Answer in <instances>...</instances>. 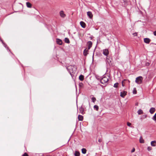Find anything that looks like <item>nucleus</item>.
Listing matches in <instances>:
<instances>
[{
	"label": "nucleus",
	"mask_w": 156,
	"mask_h": 156,
	"mask_svg": "<svg viewBox=\"0 0 156 156\" xmlns=\"http://www.w3.org/2000/svg\"><path fill=\"white\" fill-rule=\"evenodd\" d=\"M70 75H71V76H72V75L71 74V73L70 72Z\"/></svg>",
	"instance_id": "41"
},
{
	"label": "nucleus",
	"mask_w": 156,
	"mask_h": 156,
	"mask_svg": "<svg viewBox=\"0 0 156 156\" xmlns=\"http://www.w3.org/2000/svg\"><path fill=\"white\" fill-rule=\"evenodd\" d=\"M150 65V64L148 62H147L146 63V66H149V65Z\"/></svg>",
	"instance_id": "37"
},
{
	"label": "nucleus",
	"mask_w": 156,
	"mask_h": 156,
	"mask_svg": "<svg viewBox=\"0 0 156 156\" xmlns=\"http://www.w3.org/2000/svg\"><path fill=\"white\" fill-rule=\"evenodd\" d=\"M143 78L141 76H140L137 77L136 78L135 82L138 84H140L142 82Z\"/></svg>",
	"instance_id": "2"
},
{
	"label": "nucleus",
	"mask_w": 156,
	"mask_h": 156,
	"mask_svg": "<svg viewBox=\"0 0 156 156\" xmlns=\"http://www.w3.org/2000/svg\"><path fill=\"white\" fill-rule=\"evenodd\" d=\"M137 113L139 115H141L143 113V111L141 109H140L138 111Z\"/></svg>",
	"instance_id": "23"
},
{
	"label": "nucleus",
	"mask_w": 156,
	"mask_h": 156,
	"mask_svg": "<svg viewBox=\"0 0 156 156\" xmlns=\"http://www.w3.org/2000/svg\"><path fill=\"white\" fill-rule=\"evenodd\" d=\"M94 110H95L97 111H98L99 110V107L98 105H95L94 106Z\"/></svg>",
	"instance_id": "20"
},
{
	"label": "nucleus",
	"mask_w": 156,
	"mask_h": 156,
	"mask_svg": "<svg viewBox=\"0 0 156 156\" xmlns=\"http://www.w3.org/2000/svg\"><path fill=\"white\" fill-rule=\"evenodd\" d=\"M109 77L106 76H103V77L101 79V83L103 84H105L107 83L109 80Z\"/></svg>",
	"instance_id": "1"
},
{
	"label": "nucleus",
	"mask_w": 156,
	"mask_h": 156,
	"mask_svg": "<svg viewBox=\"0 0 156 156\" xmlns=\"http://www.w3.org/2000/svg\"><path fill=\"white\" fill-rule=\"evenodd\" d=\"M131 125V123L129 122H127V125L128 126H130Z\"/></svg>",
	"instance_id": "34"
},
{
	"label": "nucleus",
	"mask_w": 156,
	"mask_h": 156,
	"mask_svg": "<svg viewBox=\"0 0 156 156\" xmlns=\"http://www.w3.org/2000/svg\"><path fill=\"white\" fill-rule=\"evenodd\" d=\"M78 120L80 121H82L83 119V117L81 115H79L78 116Z\"/></svg>",
	"instance_id": "18"
},
{
	"label": "nucleus",
	"mask_w": 156,
	"mask_h": 156,
	"mask_svg": "<svg viewBox=\"0 0 156 156\" xmlns=\"http://www.w3.org/2000/svg\"><path fill=\"white\" fill-rule=\"evenodd\" d=\"M22 156H28V155L26 153H25Z\"/></svg>",
	"instance_id": "32"
},
{
	"label": "nucleus",
	"mask_w": 156,
	"mask_h": 156,
	"mask_svg": "<svg viewBox=\"0 0 156 156\" xmlns=\"http://www.w3.org/2000/svg\"><path fill=\"white\" fill-rule=\"evenodd\" d=\"M84 76L83 75H81L79 76V79L81 81H83L84 80Z\"/></svg>",
	"instance_id": "15"
},
{
	"label": "nucleus",
	"mask_w": 156,
	"mask_h": 156,
	"mask_svg": "<svg viewBox=\"0 0 156 156\" xmlns=\"http://www.w3.org/2000/svg\"><path fill=\"white\" fill-rule=\"evenodd\" d=\"M127 80L126 79H124L122 82V86H123V87H124V86L125 85H124V81H127Z\"/></svg>",
	"instance_id": "27"
},
{
	"label": "nucleus",
	"mask_w": 156,
	"mask_h": 156,
	"mask_svg": "<svg viewBox=\"0 0 156 156\" xmlns=\"http://www.w3.org/2000/svg\"><path fill=\"white\" fill-rule=\"evenodd\" d=\"M109 54L108 50L107 49H105L103 50V54L107 56Z\"/></svg>",
	"instance_id": "4"
},
{
	"label": "nucleus",
	"mask_w": 156,
	"mask_h": 156,
	"mask_svg": "<svg viewBox=\"0 0 156 156\" xmlns=\"http://www.w3.org/2000/svg\"><path fill=\"white\" fill-rule=\"evenodd\" d=\"M90 38L91 40H92V37H90Z\"/></svg>",
	"instance_id": "40"
},
{
	"label": "nucleus",
	"mask_w": 156,
	"mask_h": 156,
	"mask_svg": "<svg viewBox=\"0 0 156 156\" xmlns=\"http://www.w3.org/2000/svg\"><path fill=\"white\" fill-rule=\"evenodd\" d=\"M155 111V108H151L149 110L151 114H153Z\"/></svg>",
	"instance_id": "12"
},
{
	"label": "nucleus",
	"mask_w": 156,
	"mask_h": 156,
	"mask_svg": "<svg viewBox=\"0 0 156 156\" xmlns=\"http://www.w3.org/2000/svg\"><path fill=\"white\" fill-rule=\"evenodd\" d=\"M87 45L88 46V49L89 50L92 46V42L91 41H88L87 42Z\"/></svg>",
	"instance_id": "3"
},
{
	"label": "nucleus",
	"mask_w": 156,
	"mask_h": 156,
	"mask_svg": "<svg viewBox=\"0 0 156 156\" xmlns=\"http://www.w3.org/2000/svg\"><path fill=\"white\" fill-rule=\"evenodd\" d=\"M152 149V147H148L147 148V149L149 151H151Z\"/></svg>",
	"instance_id": "30"
},
{
	"label": "nucleus",
	"mask_w": 156,
	"mask_h": 156,
	"mask_svg": "<svg viewBox=\"0 0 156 156\" xmlns=\"http://www.w3.org/2000/svg\"><path fill=\"white\" fill-rule=\"evenodd\" d=\"M140 142L141 143H144V140L143 139L142 136H140Z\"/></svg>",
	"instance_id": "21"
},
{
	"label": "nucleus",
	"mask_w": 156,
	"mask_h": 156,
	"mask_svg": "<svg viewBox=\"0 0 156 156\" xmlns=\"http://www.w3.org/2000/svg\"><path fill=\"white\" fill-rule=\"evenodd\" d=\"M133 35L134 36H136L137 35V33H134L133 34Z\"/></svg>",
	"instance_id": "31"
},
{
	"label": "nucleus",
	"mask_w": 156,
	"mask_h": 156,
	"mask_svg": "<svg viewBox=\"0 0 156 156\" xmlns=\"http://www.w3.org/2000/svg\"><path fill=\"white\" fill-rule=\"evenodd\" d=\"M143 119H144L145 118H146L147 117V115H143Z\"/></svg>",
	"instance_id": "36"
},
{
	"label": "nucleus",
	"mask_w": 156,
	"mask_h": 156,
	"mask_svg": "<svg viewBox=\"0 0 156 156\" xmlns=\"http://www.w3.org/2000/svg\"><path fill=\"white\" fill-rule=\"evenodd\" d=\"M102 139H101V138H100V139H98V142L99 143H100L101 142H102Z\"/></svg>",
	"instance_id": "33"
},
{
	"label": "nucleus",
	"mask_w": 156,
	"mask_h": 156,
	"mask_svg": "<svg viewBox=\"0 0 156 156\" xmlns=\"http://www.w3.org/2000/svg\"><path fill=\"white\" fill-rule=\"evenodd\" d=\"M64 41L67 44H69L70 43L69 40L67 38H65L64 39Z\"/></svg>",
	"instance_id": "19"
},
{
	"label": "nucleus",
	"mask_w": 156,
	"mask_h": 156,
	"mask_svg": "<svg viewBox=\"0 0 156 156\" xmlns=\"http://www.w3.org/2000/svg\"><path fill=\"white\" fill-rule=\"evenodd\" d=\"M151 145L152 146H155L156 145V141L154 140L151 142Z\"/></svg>",
	"instance_id": "14"
},
{
	"label": "nucleus",
	"mask_w": 156,
	"mask_h": 156,
	"mask_svg": "<svg viewBox=\"0 0 156 156\" xmlns=\"http://www.w3.org/2000/svg\"><path fill=\"white\" fill-rule=\"evenodd\" d=\"M133 93L134 94H136L137 93V90L136 88L135 87L133 88Z\"/></svg>",
	"instance_id": "25"
},
{
	"label": "nucleus",
	"mask_w": 156,
	"mask_h": 156,
	"mask_svg": "<svg viewBox=\"0 0 156 156\" xmlns=\"http://www.w3.org/2000/svg\"><path fill=\"white\" fill-rule=\"evenodd\" d=\"M87 150L86 149L83 148L82 149V152L83 154H85L86 153Z\"/></svg>",
	"instance_id": "22"
},
{
	"label": "nucleus",
	"mask_w": 156,
	"mask_h": 156,
	"mask_svg": "<svg viewBox=\"0 0 156 156\" xmlns=\"http://www.w3.org/2000/svg\"><path fill=\"white\" fill-rule=\"evenodd\" d=\"M87 16L90 19H92L93 16V15L91 12L88 11L87 12Z\"/></svg>",
	"instance_id": "7"
},
{
	"label": "nucleus",
	"mask_w": 156,
	"mask_h": 156,
	"mask_svg": "<svg viewBox=\"0 0 156 156\" xmlns=\"http://www.w3.org/2000/svg\"><path fill=\"white\" fill-rule=\"evenodd\" d=\"M124 4L123 5L124 7H126L127 5L128 0H123Z\"/></svg>",
	"instance_id": "17"
},
{
	"label": "nucleus",
	"mask_w": 156,
	"mask_h": 156,
	"mask_svg": "<svg viewBox=\"0 0 156 156\" xmlns=\"http://www.w3.org/2000/svg\"><path fill=\"white\" fill-rule=\"evenodd\" d=\"M119 85L118 83H116L114 84V87L115 88H117Z\"/></svg>",
	"instance_id": "28"
},
{
	"label": "nucleus",
	"mask_w": 156,
	"mask_h": 156,
	"mask_svg": "<svg viewBox=\"0 0 156 156\" xmlns=\"http://www.w3.org/2000/svg\"><path fill=\"white\" fill-rule=\"evenodd\" d=\"M135 151V149L134 148H133L131 151V153Z\"/></svg>",
	"instance_id": "35"
},
{
	"label": "nucleus",
	"mask_w": 156,
	"mask_h": 156,
	"mask_svg": "<svg viewBox=\"0 0 156 156\" xmlns=\"http://www.w3.org/2000/svg\"><path fill=\"white\" fill-rule=\"evenodd\" d=\"M0 40L2 42V43H3V41L1 39V38L0 37Z\"/></svg>",
	"instance_id": "39"
},
{
	"label": "nucleus",
	"mask_w": 156,
	"mask_h": 156,
	"mask_svg": "<svg viewBox=\"0 0 156 156\" xmlns=\"http://www.w3.org/2000/svg\"><path fill=\"white\" fill-rule=\"evenodd\" d=\"M26 5L27 7L28 8H31L32 7V4L29 2H26Z\"/></svg>",
	"instance_id": "16"
},
{
	"label": "nucleus",
	"mask_w": 156,
	"mask_h": 156,
	"mask_svg": "<svg viewBox=\"0 0 156 156\" xmlns=\"http://www.w3.org/2000/svg\"><path fill=\"white\" fill-rule=\"evenodd\" d=\"M153 34L154 36H156V30L154 32Z\"/></svg>",
	"instance_id": "38"
},
{
	"label": "nucleus",
	"mask_w": 156,
	"mask_h": 156,
	"mask_svg": "<svg viewBox=\"0 0 156 156\" xmlns=\"http://www.w3.org/2000/svg\"><path fill=\"white\" fill-rule=\"evenodd\" d=\"M92 101L93 102H94L96 101V98L95 97H93L92 98Z\"/></svg>",
	"instance_id": "29"
},
{
	"label": "nucleus",
	"mask_w": 156,
	"mask_h": 156,
	"mask_svg": "<svg viewBox=\"0 0 156 156\" xmlns=\"http://www.w3.org/2000/svg\"><path fill=\"white\" fill-rule=\"evenodd\" d=\"M80 24L82 27L83 28H85L86 27V24L84 22L81 21L80 22Z\"/></svg>",
	"instance_id": "11"
},
{
	"label": "nucleus",
	"mask_w": 156,
	"mask_h": 156,
	"mask_svg": "<svg viewBox=\"0 0 156 156\" xmlns=\"http://www.w3.org/2000/svg\"><path fill=\"white\" fill-rule=\"evenodd\" d=\"M60 16L62 18H64L66 16V14L64 13V12L63 11H60Z\"/></svg>",
	"instance_id": "9"
},
{
	"label": "nucleus",
	"mask_w": 156,
	"mask_h": 156,
	"mask_svg": "<svg viewBox=\"0 0 156 156\" xmlns=\"http://www.w3.org/2000/svg\"><path fill=\"white\" fill-rule=\"evenodd\" d=\"M152 119L156 122V113H155L154 115L153 116Z\"/></svg>",
	"instance_id": "26"
},
{
	"label": "nucleus",
	"mask_w": 156,
	"mask_h": 156,
	"mask_svg": "<svg viewBox=\"0 0 156 156\" xmlns=\"http://www.w3.org/2000/svg\"><path fill=\"white\" fill-rule=\"evenodd\" d=\"M80 112L82 114H83L84 113V108L82 107L81 106L79 109Z\"/></svg>",
	"instance_id": "10"
},
{
	"label": "nucleus",
	"mask_w": 156,
	"mask_h": 156,
	"mask_svg": "<svg viewBox=\"0 0 156 156\" xmlns=\"http://www.w3.org/2000/svg\"><path fill=\"white\" fill-rule=\"evenodd\" d=\"M151 41L150 39L148 38H145L144 39V42L147 44H148Z\"/></svg>",
	"instance_id": "8"
},
{
	"label": "nucleus",
	"mask_w": 156,
	"mask_h": 156,
	"mask_svg": "<svg viewBox=\"0 0 156 156\" xmlns=\"http://www.w3.org/2000/svg\"><path fill=\"white\" fill-rule=\"evenodd\" d=\"M88 50H88V49L87 50H86V49H85L83 51V55L84 56H86L87 55V54H88Z\"/></svg>",
	"instance_id": "13"
},
{
	"label": "nucleus",
	"mask_w": 156,
	"mask_h": 156,
	"mask_svg": "<svg viewBox=\"0 0 156 156\" xmlns=\"http://www.w3.org/2000/svg\"><path fill=\"white\" fill-rule=\"evenodd\" d=\"M127 92L125 91H122L120 93V96L122 98H124L126 95Z\"/></svg>",
	"instance_id": "5"
},
{
	"label": "nucleus",
	"mask_w": 156,
	"mask_h": 156,
	"mask_svg": "<svg viewBox=\"0 0 156 156\" xmlns=\"http://www.w3.org/2000/svg\"><path fill=\"white\" fill-rule=\"evenodd\" d=\"M56 42L57 44L60 45H62V40L58 38L56 39Z\"/></svg>",
	"instance_id": "6"
},
{
	"label": "nucleus",
	"mask_w": 156,
	"mask_h": 156,
	"mask_svg": "<svg viewBox=\"0 0 156 156\" xmlns=\"http://www.w3.org/2000/svg\"><path fill=\"white\" fill-rule=\"evenodd\" d=\"M74 155L75 156H79L80 155V153L78 151H76L75 152Z\"/></svg>",
	"instance_id": "24"
}]
</instances>
